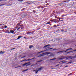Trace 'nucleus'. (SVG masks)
I'll return each instance as SVG.
<instances>
[{"mask_svg":"<svg viewBox=\"0 0 76 76\" xmlns=\"http://www.w3.org/2000/svg\"><path fill=\"white\" fill-rule=\"evenodd\" d=\"M49 45H45L44 47V48H46V51H48L49 50H52L53 49V48H50V47H48Z\"/></svg>","mask_w":76,"mask_h":76,"instance_id":"f257e3e1","label":"nucleus"},{"mask_svg":"<svg viewBox=\"0 0 76 76\" xmlns=\"http://www.w3.org/2000/svg\"><path fill=\"white\" fill-rule=\"evenodd\" d=\"M42 69H44V67L41 66L40 68H38V70H33V72H35V73H37L38 72V71H41Z\"/></svg>","mask_w":76,"mask_h":76,"instance_id":"f03ea898","label":"nucleus"},{"mask_svg":"<svg viewBox=\"0 0 76 76\" xmlns=\"http://www.w3.org/2000/svg\"><path fill=\"white\" fill-rule=\"evenodd\" d=\"M72 50V48L68 49H67L66 51L62 50V51H60L59 52H58V53H63V52H65V53H66V52H67V51L68 50Z\"/></svg>","mask_w":76,"mask_h":76,"instance_id":"7ed1b4c3","label":"nucleus"},{"mask_svg":"<svg viewBox=\"0 0 76 76\" xmlns=\"http://www.w3.org/2000/svg\"><path fill=\"white\" fill-rule=\"evenodd\" d=\"M50 54V52L48 53V52L40 54V55H41L38 56L37 57H41L42 56H44V55L45 54Z\"/></svg>","mask_w":76,"mask_h":76,"instance_id":"20e7f679","label":"nucleus"},{"mask_svg":"<svg viewBox=\"0 0 76 76\" xmlns=\"http://www.w3.org/2000/svg\"><path fill=\"white\" fill-rule=\"evenodd\" d=\"M26 65V67L27 66H30L31 65V64H30V62H28L22 65V66H24Z\"/></svg>","mask_w":76,"mask_h":76,"instance_id":"39448f33","label":"nucleus"},{"mask_svg":"<svg viewBox=\"0 0 76 76\" xmlns=\"http://www.w3.org/2000/svg\"><path fill=\"white\" fill-rule=\"evenodd\" d=\"M10 32L8 31V34H11V33H12V34H13V33H14V31H13V30H10Z\"/></svg>","mask_w":76,"mask_h":76,"instance_id":"423d86ee","label":"nucleus"},{"mask_svg":"<svg viewBox=\"0 0 76 76\" xmlns=\"http://www.w3.org/2000/svg\"><path fill=\"white\" fill-rule=\"evenodd\" d=\"M23 36H19L18 37V38L17 39V40H18V39H19L20 38H23Z\"/></svg>","mask_w":76,"mask_h":76,"instance_id":"0eeeda50","label":"nucleus"},{"mask_svg":"<svg viewBox=\"0 0 76 76\" xmlns=\"http://www.w3.org/2000/svg\"><path fill=\"white\" fill-rule=\"evenodd\" d=\"M4 52H3V51H1L0 52V54H4Z\"/></svg>","mask_w":76,"mask_h":76,"instance_id":"6e6552de","label":"nucleus"},{"mask_svg":"<svg viewBox=\"0 0 76 76\" xmlns=\"http://www.w3.org/2000/svg\"><path fill=\"white\" fill-rule=\"evenodd\" d=\"M34 47V46L33 45H30L29 48L30 49H31V48H32V47Z\"/></svg>","mask_w":76,"mask_h":76,"instance_id":"1a4fd4ad","label":"nucleus"},{"mask_svg":"<svg viewBox=\"0 0 76 76\" xmlns=\"http://www.w3.org/2000/svg\"><path fill=\"white\" fill-rule=\"evenodd\" d=\"M70 58H72V57L71 56H69L66 58V60H69V59Z\"/></svg>","mask_w":76,"mask_h":76,"instance_id":"9d476101","label":"nucleus"},{"mask_svg":"<svg viewBox=\"0 0 76 76\" xmlns=\"http://www.w3.org/2000/svg\"><path fill=\"white\" fill-rule=\"evenodd\" d=\"M37 12V11L35 10H33V13H36V14H37V13H38L37 12Z\"/></svg>","mask_w":76,"mask_h":76,"instance_id":"9b49d317","label":"nucleus"},{"mask_svg":"<svg viewBox=\"0 0 76 76\" xmlns=\"http://www.w3.org/2000/svg\"><path fill=\"white\" fill-rule=\"evenodd\" d=\"M71 5H72V6H73V5H74V2H71Z\"/></svg>","mask_w":76,"mask_h":76,"instance_id":"f8f14e48","label":"nucleus"},{"mask_svg":"<svg viewBox=\"0 0 76 76\" xmlns=\"http://www.w3.org/2000/svg\"><path fill=\"white\" fill-rule=\"evenodd\" d=\"M27 33V34H31V31H28Z\"/></svg>","mask_w":76,"mask_h":76,"instance_id":"ddd939ff","label":"nucleus"},{"mask_svg":"<svg viewBox=\"0 0 76 76\" xmlns=\"http://www.w3.org/2000/svg\"><path fill=\"white\" fill-rule=\"evenodd\" d=\"M24 17H26V16H28V15L27 14H24Z\"/></svg>","mask_w":76,"mask_h":76,"instance_id":"4468645a","label":"nucleus"},{"mask_svg":"<svg viewBox=\"0 0 76 76\" xmlns=\"http://www.w3.org/2000/svg\"><path fill=\"white\" fill-rule=\"evenodd\" d=\"M47 24H50V22H49L47 23H45V25H47Z\"/></svg>","mask_w":76,"mask_h":76,"instance_id":"2eb2a0df","label":"nucleus"},{"mask_svg":"<svg viewBox=\"0 0 76 76\" xmlns=\"http://www.w3.org/2000/svg\"><path fill=\"white\" fill-rule=\"evenodd\" d=\"M56 58H54L50 59V60H56Z\"/></svg>","mask_w":76,"mask_h":76,"instance_id":"dca6fc26","label":"nucleus"},{"mask_svg":"<svg viewBox=\"0 0 76 76\" xmlns=\"http://www.w3.org/2000/svg\"><path fill=\"white\" fill-rule=\"evenodd\" d=\"M54 22H55V23H56V22H57V21L56 20V19H54Z\"/></svg>","mask_w":76,"mask_h":76,"instance_id":"f3484780","label":"nucleus"},{"mask_svg":"<svg viewBox=\"0 0 76 76\" xmlns=\"http://www.w3.org/2000/svg\"><path fill=\"white\" fill-rule=\"evenodd\" d=\"M66 16V15H61V17L62 18H63V17H64V16Z\"/></svg>","mask_w":76,"mask_h":76,"instance_id":"a211bd4d","label":"nucleus"},{"mask_svg":"<svg viewBox=\"0 0 76 76\" xmlns=\"http://www.w3.org/2000/svg\"><path fill=\"white\" fill-rule=\"evenodd\" d=\"M41 61H42V60H41L40 61H37V63H38V62H41Z\"/></svg>","mask_w":76,"mask_h":76,"instance_id":"6ab92c4d","label":"nucleus"},{"mask_svg":"<svg viewBox=\"0 0 76 76\" xmlns=\"http://www.w3.org/2000/svg\"><path fill=\"white\" fill-rule=\"evenodd\" d=\"M20 25V23H19L17 24V25H18V26H19V25Z\"/></svg>","mask_w":76,"mask_h":76,"instance_id":"aec40b11","label":"nucleus"},{"mask_svg":"<svg viewBox=\"0 0 76 76\" xmlns=\"http://www.w3.org/2000/svg\"><path fill=\"white\" fill-rule=\"evenodd\" d=\"M23 61H27V60H26V59H24V60H23L22 61H21V62H23Z\"/></svg>","mask_w":76,"mask_h":76,"instance_id":"412c9836","label":"nucleus"},{"mask_svg":"<svg viewBox=\"0 0 76 76\" xmlns=\"http://www.w3.org/2000/svg\"><path fill=\"white\" fill-rule=\"evenodd\" d=\"M76 54L75 55V56L72 57V58H76Z\"/></svg>","mask_w":76,"mask_h":76,"instance_id":"4be33fe9","label":"nucleus"},{"mask_svg":"<svg viewBox=\"0 0 76 76\" xmlns=\"http://www.w3.org/2000/svg\"><path fill=\"white\" fill-rule=\"evenodd\" d=\"M42 52H44V51H41L40 52H39V53H38L37 54H39V53H42Z\"/></svg>","mask_w":76,"mask_h":76,"instance_id":"5701e85b","label":"nucleus"},{"mask_svg":"<svg viewBox=\"0 0 76 76\" xmlns=\"http://www.w3.org/2000/svg\"><path fill=\"white\" fill-rule=\"evenodd\" d=\"M53 27H55L56 28V27H57V26H56V25H54L53 26Z\"/></svg>","mask_w":76,"mask_h":76,"instance_id":"b1692460","label":"nucleus"},{"mask_svg":"<svg viewBox=\"0 0 76 76\" xmlns=\"http://www.w3.org/2000/svg\"><path fill=\"white\" fill-rule=\"evenodd\" d=\"M28 70V69H27L26 70H23V72H26V71H27Z\"/></svg>","mask_w":76,"mask_h":76,"instance_id":"393cba45","label":"nucleus"},{"mask_svg":"<svg viewBox=\"0 0 76 76\" xmlns=\"http://www.w3.org/2000/svg\"><path fill=\"white\" fill-rule=\"evenodd\" d=\"M31 34H34V32L32 31V32H31Z\"/></svg>","mask_w":76,"mask_h":76,"instance_id":"a878e982","label":"nucleus"},{"mask_svg":"<svg viewBox=\"0 0 76 76\" xmlns=\"http://www.w3.org/2000/svg\"><path fill=\"white\" fill-rule=\"evenodd\" d=\"M35 58V57L31 59L30 60H33V59H34Z\"/></svg>","mask_w":76,"mask_h":76,"instance_id":"bb28decb","label":"nucleus"},{"mask_svg":"<svg viewBox=\"0 0 76 76\" xmlns=\"http://www.w3.org/2000/svg\"><path fill=\"white\" fill-rule=\"evenodd\" d=\"M58 19H59V21L60 22H61V20H60V19H60V18H59Z\"/></svg>","mask_w":76,"mask_h":76,"instance_id":"cd10ccee","label":"nucleus"},{"mask_svg":"<svg viewBox=\"0 0 76 76\" xmlns=\"http://www.w3.org/2000/svg\"><path fill=\"white\" fill-rule=\"evenodd\" d=\"M29 60H31V59H28L27 60V61H29Z\"/></svg>","mask_w":76,"mask_h":76,"instance_id":"c85d7f7f","label":"nucleus"},{"mask_svg":"<svg viewBox=\"0 0 76 76\" xmlns=\"http://www.w3.org/2000/svg\"><path fill=\"white\" fill-rule=\"evenodd\" d=\"M20 29V27H19L17 29V30L18 31Z\"/></svg>","mask_w":76,"mask_h":76,"instance_id":"c756f323","label":"nucleus"},{"mask_svg":"<svg viewBox=\"0 0 76 76\" xmlns=\"http://www.w3.org/2000/svg\"><path fill=\"white\" fill-rule=\"evenodd\" d=\"M72 63V61H71V62H68V64H69L71 63Z\"/></svg>","mask_w":76,"mask_h":76,"instance_id":"7c9ffc66","label":"nucleus"},{"mask_svg":"<svg viewBox=\"0 0 76 76\" xmlns=\"http://www.w3.org/2000/svg\"><path fill=\"white\" fill-rule=\"evenodd\" d=\"M60 19H64V18H60Z\"/></svg>","mask_w":76,"mask_h":76,"instance_id":"2f4dec72","label":"nucleus"},{"mask_svg":"<svg viewBox=\"0 0 76 76\" xmlns=\"http://www.w3.org/2000/svg\"><path fill=\"white\" fill-rule=\"evenodd\" d=\"M7 26H4V28H7Z\"/></svg>","mask_w":76,"mask_h":76,"instance_id":"473e14b6","label":"nucleus"},{"mask_svg":"<svg viewBox=\"0 0 76 76\" xmlns=\"http://www.w3.org/2000/svg\"><path fill=\"white\" fill-rule=\"evenodd\" d=\"M59 31H60V30L59 29H58L57 30V32H58Z\"/></svg>","mask_w":76,"mask_h":76,"instance_id":"72a5a7b5","label":"nucleus"},{"mask_svg":"<svg viewBox=\"0 0 76 76\" xmlns=\"http://www.w3.org/2000/svg\"><path fill=\"white\" fill-rule=\"evenodd\" d=\"M38 8H39V9H40L41 8V6H39V7H38Z\"/></svg>","mask_w":76,"mask_h":76,"instance_id":"f704fd0d","label":"nucleus"},{"mask_svg":"<svg viewBox=\"0 0 76 76\" xmlns=\"http://www.w3.org/2000/svg\"><path fill=\"white\" fill-rule=\"evenodd\" d=\"M71 52H71V51L69 52H67L66 53L69 54V53H71Z\"/></svg>","mask_w":76,"mask_h":76,"instance_id":"c9c22d12","label":"nucleus"},{"mask_svg":"<svg viewBox=\"0 0 76 76\" xmlns=\"http://www.w3.org/2000/svg\"><path fill=\"white\" fill-rule=\"evenodd\" d=\"M60 26V25L58 24H57L56 26Z\"/></svg>","mask_w":76,"mask_h":76,"instance_id":"e433bc0d","label":"nucleus"},{"mask_svg":"<svg viewBox=\"0 0 76 76\" xmlns=\"http://www.w3.org/2000/svg\"><path fill=\"white\" fill-rule=\"evenodd\" d=\"M41 29V28H37V30H39V29Z\"/></svg>","mask_w":76,"mask_h":76,"instance_id":"4c0bfd02","label":"nucleus"},{"mask_svg":"<svg viewBox=\"0 0 76 76\" xmlns=\"http://www.w3.org/2000/svg\"><path fill=\"white\" fill-rule=\"evenodd\" d=\"M68 67V66L66 65V66L64 67L65 68V67Z\"/></svg>","mask_w":76,"mask_h":76,"instance_id":"58836bf2","label":"nucleus"},{"mask_svg":"<svg viewBox=\"0 0 76 76\" xmlns=\"http://www.w3.org/2000/svg\"><path fill=\"white\" fill-rule=\"evenodd\" d=\"M26 57V56H24L22 57V58H25V57Z\"/></svg>","mask_w":76,"mask_h":76,"instance_id":"ea45409f","label":"nucleus"},{"mask_svg":"<svg viewBox=\"0 0 76 76\" xmlns=\"http://www.w3.org/2000/svg\"><path fill=\"white\" fill-rule=\"evenodd\" d=\"M51 56H52V55H51L49 56V57H51Z\"/></svg>","mask_w":76,"mask_h":76,"instance_id":"a19ab883","label":"nucleus"},{"mask_svg":"<svg viewBox=\"0 0 76 76\" xmlns=\"http://www.w3.org/2000/svg\"><path fill=\"white\" fill-rule=\"evenodd\" d=\"M72 73L69 74V75L70 76V75H72Z\"/></svg>","mask_w":76,"mask_h":76,"instance_id":"79ce46f5","label":"nucleus"},{"mask_svg":"<svg viewBox=\"0 0 76 76\" xmlns=\"http://www.w3.org/2000/svg\"><path fill=\"white\" fill-rule=\"evenodd\" d=\"M61 32H63V31H64V30H63V29H62L61 30Z\"/></svg>","mask_w":76,"mask_h":76,"instance_id":"37998d69","label":"nucleus"},{"mask_svg":"<svg viewBox=\"0 0 76 76\" xmlns=\"http://www.w3.org/2000/svg\"><path fill=\"white\" fill-rule=\"evenodd\" d=\"M55 18L56 19V18H57V16H55Z\"/></svg>","mask_w":76,"mask_h":76,"instance_id":"c03bdc74","label":"nucleus"},{"mask_svg":"<svg viewBox=\"0 0 76 76\" xmlns=\"http://www.w3.org/2000/svg\"><path fill=\"white\" fill-rule=\"evenodd\" d=\"M63 20H61V22H63Z\"/></svg>","mask_w":76,"mask_h":76,"instance_id":"a18cd8bd","label":"nucleus"},{"mask_svg":"<svg viewBox=\"0 0 76 76\" xmlns=\"http://www.w3.org/2000/svg\"><path fill=\"white\" fill-rule=\"evenodd\" d=\"M13 50H15V49H16V48H13Z\"/></svg>","mask_w":76,"mask_h":76,"instance_id":"49530a36","label":"nucleus"},{"mask_svg":"<svg viewBox=\"0 0 76 76\" xmlns=\"http://www.w3.org/2000/svg\"><path fill=\"white\" fill-rule=\"evenodd\" d=\"M23 38H25V39H26V38L25 37H24Z\"/></svg>","mask_w":76,"mask_h":76,"instance_id":"de8ad7c7","label":"nucleus"},{"mask_svg":"<svg viewBox=\"0 0 76 76\" xmlns=\"http://www.w3.org/2000/svg\"><path fill=\"white\" fill-rule=\"evenodd\" d=\"M18 67H21V66H19Z\"/></svg>","mask_w":76,"mask_h":76,"instance_id":"09e8293b","label":"nucleus"},{"mask_svg":"<svg viewBox=\"0 0 76 76\" xmlns=\"http://www.w3.org/2000/svg\"><path fill=\"white\" fill-rule=\"evenodd\" d=\"M60 50V48L57 49L56 50Z\"/></svg>","mask_w":76,"mask_h":76,"instance_id":"8fccbe9b","label":"nucleus"},{"mask_svg":"<svg viewBox=\"0 0 76 76\" xmlns=\"http://www.w3.org/2000/svg\"><path fill=\"white\" fill-rule=\"evenodd\" d=\"M53 50H56V49H53Z\"/></svg>","mask_w":76,"mask_h":76,"instance_id":"3c124183","label":"nucleus"},{"mask_svg":"<svg viewBox=\"0 0 76 76\" xmlns=\"http://www.w3.org/2000/svg\"><path fill=\"white\" fill-rule=\"evenodd\" d=\"M60 60H63V58H61L60 59Z\"/></svg>","mask_w":76,"mask_h":76,"instance_id":"603ef678","label":"nucleus"},{"mask_svg":"<svg viewBox=\"0 0 76 76\" xmlns=\"http://www.w3.org/2000/svg\"><path fill=\"white\" fill-rule=\"evenodd\" d=\"M23 26V25H20V26Z\"/></svg>","mask_w":76,"mask_h":76,"instance_id":"864d4df0","label":"nucleus"},{"mask_svg":"<svg viewBox=\"0 0 76 76\" xmlns=\"http://www.w3.org/2000/svg\"><path fill=\"white\" fill-rule=\"evenodd\" d=\"M18 66H17V67H15V68H18Z\"/></svg>","mask_w":76,"mask_h":76,"instance_id":"5fc2aeb1","label":"nucleus"},{"mask_svg":"<svg viewBox=\"0 0 76 76\" xmlns=\"http://www.w3.org/2000/svg\"><path fill=\"white\" fill-rule=\"evenodd\" d=\"M34 66V65L32 64L31 65V66Z\"/></svg>","mask_w":76,"mask_h":76,"instance_id":"6e6d98bb","label":"nucleus"},{"mask_svg":"<svg viewBox=\"0 0 76 76\" xmlns=\"http://www.w3.org/2000/svg\"><path fill=\"white\" fill-rule=\"evenodd\" d=\"M13 50V48L11 49V50Z\"/></svg>","mask_w":76,"mask_h":76,"instance_id":"4d7b16f0","label":"nucleus"},{"mask_svg":"<svg viewBox=\"0 0 76 76\" xmlns=\"http://www.w3.org/2000/svg\"><path fill=\"white\" fill-rule=\"evenodd\" d=\"M2 0H0V1H2Z\"/></svg>","mask_w":76,"mask_h":76,"instance_id":"13d9d810","label":"nucleus"},{"mask_svg":"<svg viewBox=\"0 0 76 76\" xmlns=\"http://www.w3.org/2000/svg\"><path fill=\"white\" fill-rule=\"evenodd\" d=\"M17 28H18V27H16L15 28L16 29Z\"/></svg>","mask_w":76,"mask_h":76,"instance_id":"bf43d9fd","label":"nucleus"},{"mask_svg":"<svg viewBox=\"0 0 76 76\" xmlns=\"http://www.w3.org/2000/svg\"><path fill=\"white\" fill-rule=\"evenodd\" d=\"M51 22H53V21L52 20H50Z\"/></svg>","mask_w":76,"mask_h":76,"instance_id":"052dcab7","label":"nucleus"},{"mask_svg":"<svg viewBox=\"0 0 76 76\" xmlns=\"http://www.w3.org/2000/svg\"><path fill=\"white\" fill-rule=\"evenodd\" d=\"M38 64L37 63H36V64Z\"/></svg>","mask_w":76,"mask_h":76,"instance_id":"680f3d73","label":"nucleus"},{"mask_svg":"<svg viewBox=\"0 0 76 76\" xmlns=\"http://www.w3.org/2000/svg\"><path fill=\"white\" fill-rule=\"evenodd\" d=\"M21 29H22V28H21Z\"/></svg>","mask_w":76,"mask_h":76,"instance_id":"e2e57ef3","label":"nucleus"},{"mask_svg":"<svg viewBox=\"0 0 76 76\" xmlns=\"http://www.w3.org/2000/svg\"><path fill=\"white\" fill-rule=\"evenodd\" d=\"M1 6H3V5H1Z\"/></svg>","mask_w":76,"mask_h":76,"instance_id":"0e129e2a","label":"nucleus"},{"mask_svg":"<svg viewBox=\"0 0 76 76\" xmlns=\"http://www.w3.org/2000/svg\"><path fill=\"white\" fill-rule=\"evenodd\" d=\"M50 26H51V24H50Z\"/></svg>","mask_w":76,"mask_h":76,"instance_id":"69168bd1","label":"nucleus"},{"mask_svg":"<svg viewBox=\"0 0 76 76\" xmlns=\"http://www.w3.org/2000/svg\"><path fill=\"white\" fill-rule=\"evenodd\" d=\"M45 26V25H44V26Z\"/></svg>","mask_w":76,"mask_h":76,"instance_id":"338daca9","label":"nucleus"},{"mask_svg":"<svg viewBox=\"0 0 76 76\" xmlns=\"http://www.w3.org/2000/svg\"><path fill=\"white\" fill-rule=\"evenodd\" d=\"M75 46H76V45H75Z\"/></svg>","mask_w":76,"mask_h":76,"instance_id":"774afa93","label":"nucleus"}]
</instances>
